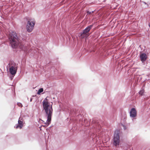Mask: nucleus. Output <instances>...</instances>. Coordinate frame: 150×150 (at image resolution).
Masks as SVG:
<instances>
[{"mask_svg":"<svg viewBox=\"0 0 150 150\" xmlns=\"http://www.w3.org/2000/svg\"><path fill=\"white\" fill-rule=\"evenodd\" d=\"M9 35L10 43L13 48H16L18 46L26 53L30 52V50H29V46L24 44L23 42L25 41L26 39L25 35H21L18 37L16 33L13 31L10 33Z\"/></svg>","mask_w":150,"mask_h":150,"instance_id":"obj_1","label":"nucleus"},{"mask_svg":"<svg viewBox=\"0 0 150 150\" xmlns=\"http://www.w3.org/2000/svg\"><path fill=\"white\" fill-rule=\"evenodd\" d=\"M47 97L42 102L43 110L45 113V116L47 117V120L45 124L48 125L51 122L52 116L53 112L52 105H50L48 102Z\"/></svg>","mask_w":150,"mask_h":150,"instance_id":"obj_2","label":"nucleus"},{"mask_svg":"<svg viewBox=\"0 0 150 150\" xmlns=\"http://www.w3.org/2000/svg\"><path fill=\"white\" fill-rule=\"evenodd\" d=\"M119 131L116 130L115 131L113 139V145L115 146L119 145L120 143V137L119 136Z\"/></svg>","mask_w":150,"mask_h":150,"instance_id":"obj_3","label":"nucleus"},{"mask_svg":"<svg viewBox=\"0 0 150 150\" xmlns=\"http://www.w3.org/2000/svg\"><path fill=\"white\" fill-rule=\"evenodd\" d=\"M9 66V71L10 74L13 75H15L16 74L17 68L15 64L14 63L11 64L9 63L8 66Z\"/></svg>","mask_w":150,"mask_h":150,"instance_id":"obj_4","label":"nucleus"},{"mask_svg":"<svg viewBox=\"0 0 150 150\" xmlns=\"http://www.w3.org/2000/svg\"><path fill=\"white\" fill-rule=\"evenodd\" d=\"M35 24L34 22L31 21L30 20L28 21L26 26L27 31L29 32L32 31L33 29Z\"/></svg>","mask_w":150,"mask_h":150,"instance_id":"obj_5","label":"nucleus"},{"mask_svg":"<svg viewBox=\"0 0 150 150\" xmlns=\"http://www.w3.org/2000/svg\"><path fill=\"white\" fill-rule=\"evenodd\" d=\"M137 116V111L135 108H133L130 110V116L131 117L134 118Z\"/></svg>","mask_w":150,"mask_h":150,"instance_id":"obj_6","label":"nucleus"},{"mask_svg":"<svg viewBox=\"0 0 150 150\" xmlns=\"http://www.w3.org/2000/svg\"><path fill=\"white\" fill-rule=\"evenodd\" d=\"M93 26V25H90L88 26L83 31V32L81 34V35L82 36L83 35L86 34L87 33H88L92 28Z\"/></svg>","mask_w":150,"mask_h":150,"instance_id":"obj_7","label":"nucleus"},{"mask_svg":"<svg viewBox=\"0 0 150 150\" xmlns=\"http://www.w3.org/2000/svg\"><path fill=\"white\" fill-rule=\"evenodd\" d=\"M147 58V56L146 54L144 53H142L140 55V58L141 61L142 62L145 61Z\"/></svg>","mask_w":150,"mask_h":150,"instance_id":"obj_8","label":"nucleus"},{"mask_svg":"<svg viewBox=\"0 0 150 150\" xmlns=\"http://www.w3.org/2000/svg\"><path fill=\"white\" fill-rule=\"evenodd\" d=\"M18 125H16V128H19L21 129L23 127V122L22 121L19 120H18Z\"/></svg>","mask_w":150,"mask_h":150,"instance_id":"obj_9","label":"nucleus"},{"mask_svg":"<svg viewBox=\"0 0 150 150\" xmlns=\"http://www.w3.org/2000/svg\"><path fill=\"white\" fill-rule=\"evenodd\" d=\"M43 91V89L42 88H40L38 91L37 92V94L38 95H40V93L42 92Z\"/></svg>","mask_w":150,"mask_h":150,"instance_id":"obj_10","label":"nucleus"},{"mask_svg":"<svg viewBox=\"0 0 150 150\" xmlns=\"http://www.w3.org/2000/svg\"><path fill=\"white\" fill-rule=\"evenodd\" d=\"M144 90L143 89H142L139 91V95L142 96L144 95Z\"/></svg>","mask_w":150,"mask_h":150,"instance_id":"obj_11","label":"nucleus"},{"mask_svg":"<svg viewBox=\"0 0 150 150\" xmlns=\"http://www.w3.org/2000/svg\"><path fill=\"white\" fill-rule=\"evenodd\" d=\"M94 11H87V14H90L91 13H92L94 12Z\"/></svg>","mask_w":150,"mask_h":150,"instance_id":"obj_12","label":"nucleus"},{"mask_svg":"<svg viewBox=\"0 0 150 150\" xmlns=\"http://www.w3.org/2000/svg\"><path fill=\"white\" fill-rule=\"evenodd\" d=\"M122 125L123 127V129L124 130H125L126 129V126L125 125H123L122 124Z\"/></svg>","mask_w":150,"mask_h":150,"instance_id":"obj_13","label":"nucleus"},{"mask_svg":"<svg viewBox=\"0 0 150 150\" xmlns=\"http://www.w3.org/2000/svg\"><path fill=\"white\" fill-rule=\"evenodd\" d=\"M142 2L144 4H146V6L147 7H148L149 6V5L146 2L144 1H142Z\"/></svg>","mask_w":150,"mask_h":150,"instance_id":"obj_14","label":"nucleus"},{"mask_svg":"<svg viewBox=\"0 0 150 150\" xmlns=\"http://www.w3.org/2000/svg\"><path fill=\"white\" fill-rule=\"evenodd\" d=\"M18 106H19V107H22V104L20 103H18Z\"/></svg>","mask_w":150,"mask_h":150,"instance_id":"obj_15","label":"nucleus"},{"mask_svg":"<svg viewBox=\"0 0 150 150\" xmlns=\"http://www.w3.org/2000/svg\"><path fill=\"white\" fill-rule=\"evenodd\" d=\"M32 98H31L30 99V102H31V101H32Z\"/></svg>","mask_w":150,"mask_h":150,"instance_id":"obj_16","label":"nucleus"},{"mask_svg":"<svg viewBox=\"0 0 150 150\" xmlns=\"http://www.w3.org/2000/svg\"><path fill=\"white\" fill-rule=\"evenodd\" d=\"M149 27L150 28V23H149Z\"/></svg>","mask_w":150,"mask_h":150,"instance_id":"obj_17","label":"nucleus"}]
</instances>
